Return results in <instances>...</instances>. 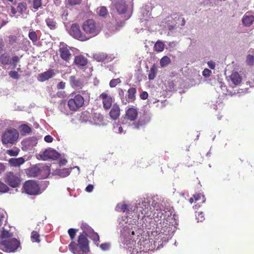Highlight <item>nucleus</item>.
Instances as JSON below:
<instances>
[{
    "label": "nucleus",
    "mask_w": 254,
    "mask_h": 254,
    "mask_svg": "<svg viewBox=\"0 0 254 254\" xmlns=\"http://www.w3.org/2000/svg\"><path fill=\"white\" fill-rule=\"evenodd\" d=\"M243 23L246 26H250L254 21V16L251 13H246L243 17Z\"/></svg>",
    "instance_id": "obj_19"
},
{
    "label": "nucleus",
    "mask_w": 254,
    "mask_h": 254,
    "mask_svg": "<svg viewBox=\"0 0 254 254\" xmlns=\"http://www.w3.org/2000/svg\"><path fill=\"white\" fill-rule=\"evenodd\" d=\"M193 198L194 199V200L195 201H197L198 200L202 199V203H204L205 201V198L204 196L201 193H198V194L193 195Z\"/></svg>",
    "instance_id": "obj_41"
},
{
    "label": "nucleus",
    "mask_w": 254,
    "mask_h": 254,
    "mask_svg": "<svg viewBox=\"0 0 254 254\" xmlns=\"http://www.w3.org/2000/svg\"><path fill=\"white\" fill-rule=\"evenodd\" d=\"M24 192L30 195H38L41 193L39 185L36 181H27L23 185Z\"/></svg>",
    "instance_id": "obj_7"
},
{
    "label": "nucleus",
    "mask_w": 254,
    "mask_h": 254,
    "mask_svg": "<svg viewBox=\"0 0 254 254\" xmlns=\"http://www.w3.org/2000/svg\"><path fill=\"white\" fill-rule=\"evenodd\" d=\"M94 118H97L99 120V122L96 123L97 124L100 125V123L103 120V116L101 115L100 114H95Z\"/></svg>",
    "instance_id": "obj_55"
},
{
    "label": "nucleus",
    "mask_w": 254,
    "mask_h": 254,
    "mask_svg": "<svg viewBox=\"0 0 254 254\" xmlns=\"http://www.w3.org/2000/svg\"><path fill=\"white\" fill-rule=\"evenodd\" d=\"M4 180L5 182L13 188L18 187L21 183L19 175L11 172H8L5 174Z\"/></svg>",
    "instance_id": "obj_9"
},
{
    "label": "nucleus",
    "mask_w": 254,
    "mask_h": 254,
    "mask_svg": "<svg viewBox=\"0 0 254 254\" xmlns=\"http://www.w3.org/2000/svg\"><path fill=\"white\" fill-rule=\"evenodd\" d=\"M84 102V100L83 97L79 94H77L69 99L67 104L70 110L76 111L83 106Z\"/></svg>",
    "instance_id": "obj_8"
},
{
    "label": "nucleus",
    "mask_w": 254,
    "mask_h": 254,
    "mask_svg": "<svg viewBox=\"0 0 254 254\" xmlns=\"http://www.w3.org/2000/svg\"><path fill=\"white\" fill-rule=\"evenodd\" d=\"M9 76L13 78L17 79L19 78V75L18 74V72L15 71H11L9 73Z\"/></svg>",
    "instance_id": "obj_49"
},
{
    "label": "nucleus",
    "mask_w": 254,
    "mask_h": 254,
    "mask_svg": "<svg viewBox=\"0 0 254 254\" xmlns=\"http://www.w3.org/2000/svg\"><path fill=\"white\" fill-rule=\"evenodd\" d=\"M19 133L16 129L10 128L6 130L1 137V141L3 144L14 143L18 139Z\"/></svg>",
    "instance_id": "obj_6"
},
{
    "label": "nucleus",
    "mask_w": 254,
    "mask_h": 254,
    "mask_svg": "<svg viewBox=\"0 0 254 254\" xmlns=\"http://www.w3.org/2000/svg\"><path fill=\"white\" fill-rule=\"evenodd\" d=\"M120 115V109L118 105H114L110 112V117L113 120L117 119Z\"/></svg>",
    "instance_id": "obj_21"
},
{
    "label": "nucleus",
    "mask_w": 254,
    "mask_h": 254,
    "mask_svg": "<svg viewBox=\"0 0 254 254\" xmlns=\"http://www.w3.org/2000/svg\"><path fill=\"white\" fill-rule=\"evenodd\" d=\"M151 200V206L149 204L151 199L148 198H141L139 202L135 205L136 207L133 223L131 220L128 221L127 216L119 218L121 232L125 238H128L134 235V231L136 230V218L139 219L150 216L153 211L152 207L154 209L153 211H155L153 214L155 221L158 222L160 221L156 224V234H158L155 240L153 241L154 243H156L159 239L161 241L158 243L166 242L171 237L175 228V225L176 224L175 214L171 209H163V206L154 198ZM152 242V240L151 242Z\"/></svg>",
    "instance_id": "obj_1"
},
{
    "label": "nucleus",
    "mask_w": 254,
    "mask_h": 254,
    "mask_svg": "<svg viewBox=\"0 0 254 254\" xmlns=\"http://www.w3.org/2000/svg\"><path fill=\"white\" fill-rule=\"evenodd\" d=\"M76 230L74 229L70 228L68 230V233L71 240H73L76 235Z\"/></svg>",
    "instance_id": "obj_46"
},
{
    "label": "nucleus",
    "mask_w": 254,
    "mask_h": 254,
    "mask_svg": "<svg viewBox=\"0 0 254 254\" xmlns=\"http://www.w3.org/2000/svg\"><path fill=\"white\" fill-rule=\"evenodd\" d=\"M150 240H145L139 241L137 243L134 242L133 241H131L130 240L127 241V245L128 246V248L132 249L136 253L141 252L150 250L149 247L148 246Z\"/></svg>",
    "instance_id": "obj_5"
},
{
    "label": "nucleus",
    "mask_w": 254,
    "mask_h": 254,
    "mask_svg": "<svg viewBox=\"0 0 254 254\" xmlns=\"http://www.w3.org/2000/svg\"><path fill=\"white\" fill-rule=\"evenodd\" d=\"M207 65L211 69H214L215 67V63L213 61H209L207 62Z\"/></svg>",
    "instance_id": "obj_57"
},
{
    "label": "nucleus",
    "mask_w": 254,
    "mask_h": 254,
    "mask_svg": "<svg viewBox=\"0 0 254 254\" xmlns=\"http://www.w3.org/2000/svg\"><path fill=\"white\" fill-rule=\"evenodd\" d=\"M29 38L32 40L33 42H35L38 40L37 35L35 31H31L28 34Z\"/></svg>",
    "instance_id": "obj_39"
},
{
    "label": "nucleus",
    "mask_w": 254,
    "mask_h": 254,
    "mask_svg": "<svg viewBox=\"0 0 254 254\" xmlns=\"http://www.w3.org/2000/svg\"><path fill=\"white\" fill-rule=\"evenodd\" d=\"M196 217L198 222H202L204 220V216L202 212H198L196 214Z\"/></svg>",
    "instance_id": "obj_47"
},
{
    "label": "nucleus",
    "mask_w": 254,
    "mask_h": 254,
    "mask_svg": "<svg viewBox=\"0 0 254 254\" xmlns=\"http://www.w3.org/2000/svg\"><path fill=\"white\" fill-rule=\"evenodd\" d=\"M74 48H70L64 44H61L59 49V53L61 58L68 63L72 57V53L71 51H73Z\"/></svg>",
    "instance_id": "obj_11"
},
{
    "label": "nucleus",
    "mask_w": 254,
    "mask_h": 254,
    "mask_svg": "<svg viewBox=\"0 0 254 254\" xmlns=\"http://www.w3.org/2000/svg\"><path fill=\"white\" fill-rule=\"evenodd\" d=\"M26 9V4L25 3H20L17 6V11L20 13H23Z\"/></svg>",
    "instance_id": "obj_38"
},
{
    "label": "nucleus",
    "mask_w": 254,
    "mask_h": 254,
    "mask_svg": "<svg viewBox=\"0 0 254 254\" xmlns=\"http://www.w3.org/2000/svg\"><path fill=\"white\" fill-rule=\"evenodd\" d=\"M136 90L135 88H130L127 91V98H124V91L122 89L119 90V95L121 98L122 103L126 105L128 103L133 102L135 99Z\"/></svg>",
    "instance_id": "obj_13"
},
{
    "label": "nucleus",
    "mask_w": 254,
    "mask_h": 254,
    "mask_svg": "<svg viewBox=\"0 0 254 254\" xmlns=\"http://www.w3.org/2000/svg\"><path fill=\"white\" fill-rule=\"evenodd\" d=\"M142 126V124L138 123L137 124H134L132 125L133 128H138L140 126Z\"/></svg>",
    "instance_id": "obj_63"
},
{
    "label": "nucleus",
    "mask_w": 254,
    "mask_h": 254,
    "mask_svg": "<svg viewBox=\"0 0 254 254\" xmlns=\"http://www.w3.org/2000/svg\"><path fill=\"white\" fill-rule=\"evenodd\" d=\"M72 168L68 169V168H64L63 169L59 170L57 171V174L61 177L64 178L68 176L70 172V170Z\"/></svg>",
    "instance_id": "obj_29"
},
{
    "label": "nucleus",
    "mask_w": 254,
    "mask_h": 254,
    "mask_svg": "<svg viewBox=\"0 0 254 254\" xmlns=\"http://www.w3.org/2000/svg\"><path fill=\"white\" fill-rule=\"evenodd\" d=\"M19 128L21 131L25 133H29L31 131V128L26 125H21Z\"/></svg>",
    "instance_id": "obj_37"
},
{
    "label": "nucleus",
    "mask_w": 254,
    "mask_h": 254,
    "mask_svg": "<svg viewBox=\"0 0 254 254\" xmlns=\"http://www.w3.org/2000/svg\"><path fill=\"white\" fill-rule=\"evenodd\" d=\"M81 2V0H68L67 3L70 5H74L79 4Z\"/></svg>",
    "instance_id": "obj_52"
},
{
    "label": "nucleus",
    "mask_w": 254,
    "mask_h": 254,
    "mask_svg": "<svg viewBox=\"0 0 254 254\" xmlns=\"http://www.w3.org/2000/svg\"><path fill=\"white\" fill-rule=\"evenodd\" d=\"M94 58L98 62H103L106 59L107 56L105 54L100 53L95 55Z\"/></svg>",
    "instance_id": "obj_35"
},
{
    "label": "nucleus",
    "mask_w": 254,
    "mask_h": 254,
    "mask_svg": "<svg viewBox=\"0 0 254 254\" xmlns=\"http://www.w3.org/2000/svg\"><path fill=\"white\" fill-rule=\"evenodd\" d=\"M138 115L137 110L133 108L128 109L126 112V117L127 119L130 121H134L136 119Z\"/></svg>",
    "instance_id": "obj_22"
},
{
    "label": "nucleus",
    "mask_w": 254,
    "mask_h": 254,
    "mask_svg": "<svg viewBox=\"0 0 254 254\" xmlns=\"http://www.w3.org/2000/svg\"><path fill=\"white\" fill-rule=\"evenodd\" d=\"M121 82V81L120 78L113 79L110 81V86L111 87H114Z\"/></svg>",
    "instance_id": "obj_44"
},
{
    "label": "nucleus",
    "mask_w": 254,
    "mask_h": 254,
    "mask_svg": "<svg viewBox=\"0 0 254 254\" xmlns=\"http://www.w3.org/2000/svg\"><path fill=\"white\" fill-rule=\"evenodd\" d=\"M11 60V64L13 65V68L16 67V64L19 61V58L17 56H14Z\"/></svg>",
    "instance_id": "obj_48"
},
{
    "label": "nucleus",
    "mask_w": 254,
    "mask_h": 254,
    "mask_svg": "<svg viewBox=\"0 0 254 254\" xmlns=\"http://www.w3.org/2000/svg\"><path fill=\"white\" fill-rule=\"evenodd\" d=\"M164 48V44L160 42L157 41L154 45V49L157 52H162L163 51Z\"/></svg>",
    "instance_id": "obj_34"
},
{
    "label": "nucleus",
    "mask_w": 254,
    "mask_h": 254,
    "mask_svg": "<svg viewBox=\"0 0 254 254\" xmlns=\"http://www.w3.org/2000/svg\"><path fill=\"white\" fill-rule=\"evenodd\" d=\"M42 5V0H33V6L36 10L38 9Z\"/></svg>",
    "instance_id": "obj_40"
},
{
    "label": "nucleus",
    "mask_w": 254,
    "mask_h": 254,
    "mask_svg": "<svg viewBox=\"0 0 254 254\" xmlns=\"http://www.w3.org/2000/svg\"><path fill=\"white\" fill-rule=\"evenodd\" d=\"M116 6L117 11L120 13H123L126 11L127 6L124 0H121L120 2L116 4Z\"/></svg>",
    "instance_id": "obj_27"
},
{
    "label": "nucleus",
    "mask_w": 254,
    "mask_h": 254,
    "mask_svg": "<svg viewBox=\"0 0 254 254\" xmlns=\"http://www.w3.org/2000/svg\"><path fill=\"white\" fill-rule=\"evenodd\" d=\"M158 69L155 65H153L150 68L149 73L148 74V78L149 80H153L156 77Z\"/></svg>",
    "instance_id": "obj_28"
},
{
    "label": "nucleus",
    "mask_w": 254,
    "mask_h": 254,
    "mask_svg": "<svg viewBox=\"0 0 254 254\" xmlns=\"http://www.w3.org/2000/svg\"><path fill=\"white\" fill-rule=\"evenodd\" d=\"M40 172V169L38 166H34L28 170L27 173L30 177H34L37 176Z\"/></svg>",
    "instance_id": "obj_26"
},
{
    "label": "nucleus",
    "mask_w": 254,
    "mask_h": 254,
    "mask_svg": "<svg viewBox=\"0 0 254 254\" xmlns=\"http://www.w3.org/2000/svg\"><path fill=\"white\" fill-rule=\"evenodd\" d=\"M12 236V233L9 230L6 229L4 227H1V229L0 231V239H11L10 237Z\"/></svg>",
    "instance_id": "obj_25"
},
{
    "label": "nucleus",
    "mask_w": 254,
    "mask_h": 254,
    "mask_svg": "<svg viewBox=\"0 0 254 254\" xmlns=\"http://www.w3.org/2000/svg\"><path fill=\"white\" fill-rule=\"evenodd\" d=\"M16 38L15 36H11L9 37V42L11 43V44H13L14 43V42H15L16 41Z\"/></svg>",
    "instance_id": "obj_60"
},
{
    "label": "nucleus",
    "mask_w": 254,
    "mask_h": 254,
    "mask_svg": "<svg viewBox=\"0 0 254 254\" xmlns=\"http://www.w3.org/2000/svg\"><path fill=\"white\" fill-rule=\"evenodd\" d=\"M60 156L59 153L54 149L49 148L44 151L40 153L38 156V159L42 160H48L49 159L56 160Z\"/></svg>",
    "instance_id": "obj_12"
},
{
    "label": "nucleus",
    "mask_w": 254,
    "mask_h": 254,
    "mask_svg": "<svg viewBox=\"0 0 254 254\" xmlns=\"http://www.w3.org/2000/svg\"><path fill=\"white\" fill-rule=\"evenodd\" d=\"M40 235L36 231H33L31 233V238L33 242L39 243L40 240L39 239Z\"/></svg>",
    "instance_id": "obj_36"
},
{
    "label": "nucleus",
    "mask_w": 254,
    "mask_h": 254,
    "mask_svg": "<svg viewBox=\"0 0 254 254\" xmlns=\"http://www.w3.org/2000/svg\"><path fill=\"white\" fill-rule=\"evenodd\" d=\"M19 246L20 243L15 238L0 240V249L6 252H14Z\"/></svg>",
    "instance_id": "obj_4"
},
{
    "label": "nucleus",
    "mask_w": 254,
    "mask_h": 254,
    "mask_svg": "<svg viewBox=\"0 0 254 254\" xmlns=\"http://www.w3.org/2000/svg\"><path fill=\"white\" fill-rule=\"evenodd\" d=\"M8 162L11 166L17 167L23 164L25 162V159L23 157L11 158Z\"/></svg>",
    "instance_id": "obj_23"
},
{
    "label": "nucleus",
    "mask_w": 254,
    "mask_h": 254,
    "mask_svg": "<svg viewBox=\"0 0 254 254\" xmlns=\"http://www.w3.org/2000/svg\"><path fill=\"white\" fill-rule=\"evenodd\" d=\"M19 151L16 150H7L6 153L10 156H17L19 154Z\"/></svg>",
    "instance_id": "obj_43"
},
{
    "label": "nucleus",
    "mask_w": 254,
    "mask_h": 254,
    "mask_svg": "<svg viewBox=\"0 0 254 254\" xmlns=\"http://www.w3.org/2000/svg\"><path fill=\"white\" fill-rule=\"evenodd\" d=\"M44 140L48 142V143H51L53 141V138L52 136H51V135H47L46 136H45L44 137Z\"/></svg>",
    "instance_id": "obj_54"
},
{
    "label": "nucleus",
    "mask_w": 254,
    "mask_h": 254,
    "mask_svg": "<svg viewBox=\"0 0 254 254\" xmlns=\"http://www.w3.org/2000/svg\"><path fill=\"white\" fill-rule=\"evenodd\" d=\"M242 77L238 72H232L229 77V81L231 85H238L242 81Z\"/></svg>",
    "instance_id": "obj_16"
},
{
    "label": "nucleus",
    "mask_w": 254,
    "mask_h": 254,
    "mask_svg": "<svg viewBox=\"0 0 254 254\" xmlns=\"http://www.w3.org/2000/svg\"><path fill=\"white\" fill-rule=\"evenodd\" d=\"M0 62L3 64H10L11 60L8 56L3 54L0 58Z\"/></svg>",
    "instance_id": "obj_30"
},
{
    "label": "nucleus",
    "mask_w": 254,
    "mask_h": 254,
    "mask_svg": "<svg viewBox=\"0 0 254 254\" xmlns=\"http://www.w3.org/2000/svg\"><path fill=\"white\" fill-rule=\"evenodd\" d=\"M68 33L73 37L79 40L84 41L87 40L85 35L82 33L79 26L76 24H72L68 30Z\"/></svg>",
    "instance_id": "obj_10"
},
{
    "label": "nucleus",
    "mask_w": 254,
    "mask_h": 254,
    "mask_svg": "<svg viewBox=\"0 0 254 254\" xmlns=\"http://www.w3.org/2000/svg\"><path fill=\"white\" fill-rule=\"evenodd\" d=\"M136 207V205H132L131 204H127L124 203H120L118 204L116 206V210L118 212H127L128 214H129L130 212L133 213L134 215H132V217H134V215H135Z\"/></svg>",
    "instance_id": "obj_14"
},
{
    "label": "nucleus",
    "mask_w": 254,
    "mask_h": 254,
    "mask_svg": "<svg viewBox=\"0 0 254 254\" xmlns=\"http://www.w3.org/2000/svg\"><path fill=\"white\" fill-rule=\"evenodd\" d=\"M168 29L170 31H172L175 29V25H169L168 26Z\"/></svg>",
    "instance_id": "obj_64"
},
{
    "label": "nucleus",
    "mask_w": 254,
    "mask_h": 254,
    "mask_svg": "<svg viewBox=\"0 0 254 254\" xmlns=\"http://www.w3.org/2000/svg\"><path fill=\"white\" fill-rule=\"evenodd\" d=\"M65 83L63 81L60 82L57 85V88L58 89H64L65 87Z\"/></svg>",
    "instance_id": "obj_58"
},
{
    "label": "nucleus",
    "mask_w": 254,
    "mask_h": 254,
    "mask_svg": "<svg viewBox=\"0 0 254 254\" xmlns=\"http://www.w3.org/2000/svg\"><path fill=\"white\" fill-rule=\"evenodd\" d=\"M93 186L92 185H89L85 189L86 191L90 192L92 191L93 190Z\"/></svg>",
    "instance_id": "obj_59"
},
{
    "label": "nucleus",
    "mask_w": 254,
    "mask_h": 254,
    "mask_svg": "<svg viewBox=\"0 0 254 254\" xmlns=\"http://www.w3.org/2000/svg\"><path fill=\"white\" fill-rule=\"evenodd\" d=\"M81 228L83 232L78 239V244L71 242L69 245L70 251L74 254H88L89 252L88 242L86 237L91 239L97 245L99 241V236L97 233L86 225H82Z\"/></svg>",
    "instance_id": "obj_2"
},
{
    "label": "nucleus",
    "mask_w": 254,
    "mask_h": 254,
    "mask_svg": "<svg viewBox=\"0 0 254 254\" xmlns=\"http://www.w3.org/2000/svg\"><path fill=\"white\" fill-rule=\"evenodd\" d=\"M97 13L101 16H105L108 14V10L105 6H100L97 9Z\"/></svg>",
    "instance_id": "obj_32"
},
{
    "label": "nucleus",
    "mask_w": 254,
    "mask_h": 254,
    "mask_svg": "<svg viewBox=\"0 0 254 254\" xmlns=\"http://www.w3.org/2000/svg\"><path fill=\"white\" fill-rule=\"evenodd\" d=\"M114 129L116 132H118V133H121L123 132V127L118 124H115L114 125Z\"/></svg>",
    "instance_id": "obj_50"
},
{
    "label": "nucleus",
    "mask_w": 254,
    "mask_h": 254,
    "mask_svg": "<svg viewBox=\"0 0 254 254\" xmlns=\"http://www.w3.org/2000/svg\"><path fill=\"white\" fill-rule=\"evenodd\" d=\"M211 72L212 71L210 69L208 68H205L202 71V75L205 77H208L210 75Z\"/></svg>",
    "instance_id": "obj_51"
},
{
    "label": "nucleus",
    "mask_w": 254,
    "mask_h": 254,
    "mask_svg": "<svg viewBox=\"0 0 254 254\" xmlns=\"http://www.w3.org/2000/svg\"><path fill=\"white\" fill-rule=\"evenodd\" d=\"M148 93L147 92H145V91H143L140 94V97L141 99H143V100H145V99H146L148 97Z\"/></svg>",
    "instance_id": "obj_56"
},
{
    "label": "nucleus",
    "mask_w": 254,
    "mask_h": 254,
    "mask_svg": "<svg viewBox=\"0 0 254 254\" xmlns=\"http://www.w3.org/2000/svg\"><path fill=\"white\" fill-rule=\"evenodd\" d=\"M3 46H4V45H3V40L2 39H0V53L2 51Z\"/></svg>",
    "instance_id": "obj_61"
},
{
    "label": "nucleus",
    "mask_w": 254,
    "mask_h": 254,
    "mask_svg": "<svg viewBox=\"0 0 254 254\" xmlns=\"http://www.w3.org/2000/svg\"><path fill=\"white\" fill-rule=\"evenodd\" d=\"M123 22H121L120 24L117 23L116 24V26H113L112 24H108L107 25L108 31H106V34L109 35L114 34L116 31H118L120 29V28L123 26Z\"/></svg>",
    "instance_id": "obj_18"
},
{
    "label": "nucleus",
    "mask_w": 254,
    "mask_h": 254,
    "mask_svg": "<svg viewBox=\"0 0 254 254\" xmlns=\"http://www.w3.org/2000/svg\"><path fill=\"white\" fill-rule=\"evenodd\" d=\"M100 247L102 250L106 251L109 249L110 245L107 243L102 244L100 245Z\"/></svg>",
    "instance_id": "obj_53"
},
{
    "label": "nucleus",
    "mask_w": 254,
    "mask_h": 254,
    "mask_svg": "<svg viewBox=\"0 0 254 254\" xmlns=\"http://www.w3.org/2000/svg\"><path fill=\"white\" fill-rule=\"evenodd\" d=\"M171 63V60L168 56H164L160 61V64L162 67L166 66Z\"/></svg>",
    "instance_id": "obj_31"
},
{
    "label": "nucleus",
    "mask_w": 254,
    "mask_h": 254,
    "mask_svg": "<svg viewBox=\"0 0 254 254\" xmlns=\"http://www.w3.org/2000/svg\"><path fill=\"white\" fill-rule=\"evenodd\" d=\"M99 98L102 100L103 107L107 110L111 108L112 103V97L106 92L102 93L99 96Z\"/></svg>",
    "instance_id": "obj_15"
},
{
    "label": "nucleus",
    "mask_w": 254,
    "mask_h": 254,
    "mask_svg": "<svg viewBox=\"0 0 254 254\" xmlns=\"http://www.w3.org/2000/svg\"><path fill=\"white\" fill-rule=\"evenodd\" d=\"M5 169L4 165L2 163H0V173L3 172Z\"/></svg>",
    "instance_id": "obj_62"
},
{
    "label": "nucleus",
    "mask_w": 254,
    "mask_h": 254,
    "mask_svg": "<svg viewBox=\"0 0 254 254\" xmlns=\"http://www.w3.org/2000/svg\"><path fill=\"white\" fill-rule=\"evenodd\" d=\"M70 84L73 88L81 87L83 82L79 79L76 78L74 76H71L69 78Z\"/></svg>",
    "instance_id": "obj_24"
},
{
    "label": "nucleus",
    "mask_w": 254,
    "mask_h": 254,
    "mask_svg": "<svg viewBox=\"0 0 254 254\" xmlns=\"http://www.w3.org/2000/svg\"><path fill=\"white\" fill-rule=\"evenodd\" d=\"M246 62L249 65H252L254 63V56L251 55H248Z\"/></svg>",
    "instance_id": "obj_45"
},
{
    "label": "nucleus",
    "mask_w": 254,
    "mask_h": 254,
    "mask_svg": "<svg viewBox=\"0 0 254 254\" xmlns=\"http://www.w3.org/2000/svg\"><path fill=\"white\" fill-rule=\"evenodd\" d=\"M55 75V73L53 69H50L44 72L40 73L38 75V80L43 82L45 80L53 77Z\"/></svg>",
    "instance_id": "obj_17"
},
{
    "label": "nucleus",
    "mask_w": 254,
    "mask_h": 254,
    "mask_svg": "<svg viewBox=\"0 0 254 254\" xmlns=\"http://www.w3.org/2000/svg\"><path fill=\"white\" fill-rule=\"evenodd\" d=\"M8 190V187L0 181V192L4 193Z\"/></svg>",
    "instance_id": "obj_42"
},
{
    "label": "nucleus",
    "mask_w": 254,
    "mask_h": 254,
    "mask_svg": "<svg viewBox=\"0 0 254 254\" xmlns=\"http://www.w3.org/2000/svg\"><path fill=\"white\" fill-rule=\"evenodd\" d=\"M82 30L86 37L87 40L97 35L101 31L100 25L92 19H88L83 22Z\"/></svg>",
    "instance_id": "obj_3"
},
{
    "label": "nucleus",
    "mask_w": 254,
    "mask_h": 254,
    "mask_svg": "<svg viewBox=\"0 0 254 254\" xmlns=\"http://www.w3.org/2000/svg\"><path fill=\"white\" fill-rule=\"evenodd\" d=\"M47 25L51 29H55L56 28V22L51 18H47L46 20Z\"/></svg>",
    "instance_id": "obj_33"
},
{
    "label": "nucleus",
    "mask_w": 254,
    "mask_h": 254,
    "mask_svg": "<svg viewBox=\"0 0 254 254\" xmlns=\"http://www.w3.org/2000/svg\"><path fill=\"white\" fill-rule=\"evenodd\" d=\"M74 63L78 67H81L86 65L87 60L82 56H78L75 57Z\"/></svg>",
    "instance_id": "obj_20"
}]
</instances>
